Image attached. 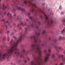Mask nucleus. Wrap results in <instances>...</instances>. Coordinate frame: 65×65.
<instances>
[{"mask_svg":"<svg viewBox=\"0 0 65 65\" xmlns=\"http://www.w3.org/2000/svg\"><path fill=\"white\" fill-rule=\"evenodd\" d=\"M25 32L23 35L22 34V33H20V36L19 38V40L16 42L13 43V39H11V41L10 42V44H11L10 48L7 51V53H4L3 55H2V52H0V60H1V59H5L7 58L9 59V56L11 55L12 53L14 52V54H16V55L17 56H20V57L23 58V56L22 54H21L20 55V53L19 51V49L17 47L18 46V43L21 40V39L24 37H25V34L27 33V30H29V29H25Z\"/></svg>","mask_w":65,"mask_h":65,"instance_id":"obj_1","label":"nucleus"},{"mask_svg":"<svg viewBox=\"0 0 65 65\" xmlns=\"http://www.w3.org/2000/svg\"><path fill=\"white\" fill-rule=\"evenodd\" d=\"M30 39H33L35 41V44H32L31 45V46L32 48L33 51H35L37 53L39 54V56H36L34 54L32 55L33 57H34V61H31V63H43V61L41 57L42 54H41V47L39 45L37 44V42L38 40V37L36 36H33L30 37Z\"/></svg>","mask_w":65,"mask_h":65,"instance_id":"obj_2","label":"nucleus"},{"mask_svg":"<svg viewBox=\"0 0 65 65\" xmlns=\"http://www.w3.org/2000/svg\"><path fill=\"white\" fill-rule=\"evenodd\" d=\"M42 13L44 14V16L45 17V19L46 20V21L47 22L48 24H49L50 23V20L48 19V16L46 14H45L44 12L41 10V9H38V10L37 11H36L35 12V15H37L39 13Z\"/></svg>","mask_w":65,"mask_h":65,"instance_id":"obj_3","label":"nucleus"},{"mask_svg":"<svg viewBox=\"0 0 65 65\" xmlns=\"http://www.w3.org/2000/svg\"><path fill=\"white\" fill-rule=\"evenodd\" d=\"M33 1V0H29L27 1H25L24 2V3H25V4H27V3H29V4H30V5H32V6H35V7H36V8H38V7H37L36 6V4H33L31 3V2H32V1Z\"/></svg>","mask_w":65,"mask_h":65,"instance_id":"obj_4","label":"nucleus"},{"mask_svg":"<svg viewBox=\"0 0 65 65\" xmlns=\"http://www.w3.org/2000/svg\"><path fill=\"white\" fill-rule=\"evenodd\" d=\"M50 55L51 54H46V56L45 57V60H44L45 62H46L48 60L49 58V57L48 56H50Z\"/></svg>","mask_w":65,"mask_h":65,"instance_id":"obj_5","label":"nucleus"},{"mask_svg":"<svg viewBox=\"0 0 65 65\" xmlns=\"http://www.w3.org/2000/svg\"><path fill=\"white\" fill-rule=\"evenodd\" d=\"M29 18L31 21H32V22H34V23H36L37 21V20H35L34 18H33L30 16H29Z\"/></svg>","mask_w":65,"mask_h":65,"instance_id":"obj_6","label":"nucleus"},{"mask_svg":"<svg viewBox=\"0 0 65 65\" xmlns=\"http://www.w3.org/2000/svg\"><path fill=\"white\" fill-rule=\"evenodd\" d=\"M23 26V27H24L25 26V25H18L17 26V27H18V29H19V30H21L22 29V27L21 26Z\"/></svg>","mask_w":65,"mask_h":65,"instance_id":"obj_7","label":"nucleus"},{"mask_svg":"<svg viewBox=\"0 0 65 65\" xmlns=\"http://www.w3.org/2000/svg\"><path fill=\"white\" fill-rule=\"evenodd\" d=\"M64 55H60L59 56V58H61L62 57V59L63 61V62H65V58L64 57H63Z\"/></svg>","mask_w":65,"mask_h":65,"instance_id":"obj_8","label":"nucleus"},{"mask_svg":"<svg viewBox=\"0 0 65 65\" xmlns=\"http://www.w3.org/2000/svg\"><path fill=\"white\" fill-rule=\"evenodd\" d=\"M16 8L17 9H18V10H20V9H21L22 11H25V9L23 8L21 9V8L17 6L16 7Z\"/></svg>","mask_w":65,"mask_h":65,"instance_id":"obj_9","label":"nucleus"},{"mask_svg":"<svg viewBox=\"0 0 65 65\" xmlns=\"http://www.w3.org/2000/svg\"><path fill=\"white\" fill-rule=\"evenodd\" d=\"M7 15H8V17L9 18H10V17L11 18V14L9 12L7 14Z\"/></svg>","mask_w":65,"mask_h":65,"instance_id":"obj_10","label":"nucleus"},{"mask_svg":"<svg viewBox=\"0 0 65 65\" xmlns=\"http://www.w3.org/2000/svg\"><path fill=\"white\" fill-rule=\"evenodd\" d=\"M54 47H55V48L56 49V50H57V48H58V49H59V50H60V49L61 48L60 47H58L56 45Z\"/></svg>","mask_w":65,"mask_h":65,"instance_id":"obj_11","label":"nucleus"},{"mask_svg":"<svg viewBox=\"0 0 65 65\" xmlns=\"http://www.w3.org/2000/svg\"><path fill=\"white\" fill-rule=\"evenodd\" d=\"M7 8V6H6L4 7V5L3 4V9L4 10L5 9H6Z\"/></svg>","mask_w":65,"mask_h":65,"instance_id":"obj_12","label":"nucleus"},{"mask_svg":"<svg viewBox=\"0 0 65 65\" xmlns=\"http://www.w3.org/2000/svg\"><path fill=\"white\" fill-rule=\"evenodd\" d=\"M34 8H32L31 9H30V12H33L34 11Z\"/></svg>","mask_w":65,"mask_h":65,"instance_id":"obj_13","label":"nucleus"},{"mask_svg":"<svg viewBox=\"0 0 65 65\" xmlns=\"http://www.w3.org/2000/svg\"><path fill=\"white\" fill-rule=\"evenodd\" d=\"M35 34L36 35H38V36H39L40 35V34L39 33H37V31L35 32Z\"/></svg>","mask_w":65,"mask_h":65,"instance_id":"obj_14","label":"nucleus"},{"mask_svg":"<svg viewBox=\"0 0 65 65\" xmlns=\"http://www.w3.org/2000/svg\"><path fill=\"white\" fill-rule=\"evenodd\" d=\"M55 57V54H54L52 55V58H54Z\"/></svg>","mask_w":65,"mask_h":65,"instance_id":"obj_15","label":"nucleus"},{"mask_svg":"<svg viewBox=\"0 0 65 65\" xmlns=\"http://www.w3.org/2000/svg\"><path fill=\"white\" fill-rule=\"evenodd\" d=\"M29 51H27L26 52V53H25V54L27 55L28 54H29Z\"/></svg>","mask_w":65,"mask_h":65,"instance_id":"obj_16","label":"nucleus"},{"mask_svg":"<svg viewBox=\"0 0 65 65\" xmlns=\"http://www.w3.org/2000/svg\"><path fill=\"white\" fill-rule=\"evenodd\" d=\"M57 40L56 39H55L54 41V43H57Z\"/></svg>","mask_w":65,"mask_h":65,"instance_id":"obj_17","label":"nucleus"},{"mask_svg":"<svg viewBox=\"0 0 65 65\" xmlns=\"http://www.w3.org/2000/svg\"><path fill=\"white\" fill-rule=\"evenodd\" d=\"M54 23V22L53 21V20H51V21H50V23L51 24H53Z\"/></svg>","mask_w":65,"mask_h":65,"instance_id":"obj_18","label":"nucleus"},{"mask_svg":"<svg viewBox=\"0 0 65 65\" xmlns=\"http://www.w3.org/2000/svg\"><path fill=\"white\" fill-rule=\"evenodd\" d=\"M6 38L5 37H4L3 38V41H4L5 40Z\"/></svg>","mask_w":65,"mask_h":65,"instance_id":"obj_19","label":"nucleus"},{"mask_svg":"<svg viewBox=\"0 0 65 65\" xmlns=\"http://www.w3.org/2000/svg\"><path fill=\"white\" fill-rule=\"evenodd\" d=\"M61 32L62 33H64L65 32V31L64 29H63V30H62Z\"/></svg>","mask_w":65,"mask_h":65,"instance_id":"obj_20","label":"nucleus"},{"mask_svg":"<svg viewBox=\"0 0 65 65\" xmlns=\"http://www.w3.org/2000/svg\"><path fill=\"white\" fill-rule=\"evenodd\" d=\"M35 27L36 28V29H37V30H38L39 29V27L37 26H35Z\"/></svg>","mask_w":65,"mask_h":65,"instance_id":"obj_21","label":"nucleus"},{"mask_svg":"<svg viewBox=\"0 0 65 65\" xmlns=\"http://www.w3.org/2000/svg\"><path fill=\"white\" fill-rule=\"evenodd\" d=\"M45 32V31H43V32H42V35H43V34H44Z\"/></svg>","mask_w":65,"mask_h":65,"instance_id":"obj_22","label":"nucleus"},{"mask_svg":"<svg viewBox=\"0 0 65 65\" xmlns=\"http://www.w3.org/2000/svg\"><path fill=\"white\" fill-rule=\"evenodd\" d=\"M62 39V37L61 36H60L59 37V40H61Z\"/></svg>","mask_w":65,"mask_h":65,"instance_id":"obj_23","label":"nucleus"},{"mask_svg":"<svg viewBox=\"0 0 65 65\" xmlns=\"http://www.w3.org/2000/svg\"><path fill=\"white\" fill-rule=\"evenodd\" d=\"M8 23V21H7L6 22L5 21L4 22V24H5L6 23Z\"/></svg>","mask_w":65,"mask_h":65,"instance_id":"obj_24","label":"nucleus"},{"mask_svg":"<svg viewBox=\"0 0 65 65\" xmlns=\"http://www.w3.org/2000/svg\"><path fill=\"white\" fill-rule=\"evenodd\" d=\"M31 27H34V25H31Z\"/></svg>","mask_w":65,"mask_h":65,"instance_id":"obj_25","label":"nucleus"},{"mask_svg":"<svg viewBox=\"0 0 65 65\" xmlns=\"http://www.w3.org/2000/svg\"><path fill=\"white\" fill-rule=\"evenodd\" d=\"M12 37L14 38L15 39H17V37H15V36H13V37Z\"/></svg>","mask_w":65,"mask_h":65,"instance_id":"obj_26","label":"nucleus"},{"mask_svg":"<svg viewBox=\"0 0 65 65\" xmlns=\"http://www.w3.org/2000/svg\"><path fill=\"white\" fill-rule=\"evenodd\" d=\"M62 6H60V10L62 9Z\"/></svg>","mask_w":65,"mask_h":65,"instance_id":"obj_27","label":"nucleus"},{"mask_svg":"<svg viewBox=\"0 0 65 65\" xmlns=\"http://www.w3.org/2000/svg\"><path fill=\"white\" fill-rule=\"evenodd\" d=\"M23 53H25V50L23 49Z\"/></svg>","mask_w":65,"mask_h":65,"instance_id":"obj_28","label":"nucleus"},{"mask_svg":"<svg viewBox=\"0 0 65 65\" xmlns=\"http://www.w3.org/2000/svg\"><path fill=\"white\" fill-rule=\"evenodd\" d=\"M3 33V31L1 30H0V34H2Z\"/></svg>","mask_w":65,"mask_h":65,"instance_id":"obj_29","label":"nucleus"},{"mask_svg":"<svg viewBox=\"0 0 65 65\" xmlns=\"http://www.w3.org/2000/svg\"><path fill=\"white\" fill-rule=\"evenodd\" d=\"M51 51V50L50 49H48V52H49V53H50Z\"/></svg>","mask_w":65,"mask_h":65,"instance_id":"obj_30","label":"nucleus"},{"mask_svg":"<svg viewBox=\"0 0 65 65\" xmlns=\"http://www.w3.org/2000/svg\"><path fill=\"white\" fill-rule=\"evenodd\" d=\"M7 41H9V40H10V39H9V38H7Z\"/></svg>","mask_w":65,"mask_h":65,"instance_id":"obj_31","label":"nucleus"},{"mask_svg":"<svg viewBox=\"0 0 65 65\" xmlns=\"http://www.w3.org/2000/svg\"><path fill=\"white\" fill-rule=\"evenodd\" d=\"M13 10L14 11H15V10H16L15 9H13Z\"/></svg>","mask_w":65,"mask_h":65,"instance_id":"obj_32","label":"nucleus"},{"mask_svg":"<svg viewBox=\"0 0 65 65\" xmlns=\"http://www.w3.org/2000/svg\"><path fill=\"white\" fill-rule=\"evenodd\" d=\"M61 14H64V12H62L61 13Z\"/></svg>","mask_w":65,"mask_h":65,"instance_id":"obj_33","label":"nucleus"},{"mask_svg":"<svg viewBox=\"0 0 65 65\" xmlns=\"http://www.w3.org/2000/svg\"><path fill=\"white\" fill-rule=\"evenodd\" d=\"M62 22H65V19L63 20H62Z\"/></svg>","mask_w":65,"mask_h":65,"instance_id":"obj_34","label":"nucleus"},{"mask_svg":"<svg viewBox=\"0 0 65 65\" xmlns=\"http://www.w3.org/2000/svg\"><path fill=\"white\" fill-rule=\"evenodd\" d=\"M20 25H24V24H23V22H21L20 23Z\"/></svg>","mask_w":65,"mask_h":65,"instance_id":"obj_35","label":"nucleus"},{"mask_svg":"<svg viewBox=\"0 0 65 65\" xmlns=\"http://www.w3.org/2000/svg\"><path fill=\"white\" fill-rule=\"evenodd\" d=\"M9 30H8V31H7V34H8L9 33Z\"/></svg>","mask_w":65,"mask_h":65,"instance_id":"obj_36","label":"nucleus"},{"mask_svg":"<svg viewBox=\"0 0 65 65\" xmlns=\"http://www.w3.org/2000/svg\"><path fill=\"white\" fill-rule=\"evenodd\" d=\"M26 21L27 22H29V20H28V19H26Z\"/></svg>","mask_w":65,"mask_h":65,"instance_id":"obj_37","label":"nucleus"},{"mask_svg":"<svg viewBox=\"0 0 65 65\" xmlns=\"http://www.w3.org/2000/svg\"><path fill=\"white\" fill-rule=\"evenodd\" d=\"M2 21H3L4 22H5V20L4 19H3L2 20Z\"/></svg>","mask_w":65,"mask_h":65,"instance_id":"obj_38","label":"nucleus"},{"mask_svg":"<svg viewBox=\"0 0 65 65\" xmlns=\"http://www.w3.org/2000/svg\"><path fill=\"white\" fill-rule=\"evenodd\" d=\"M31 14V13H30L28 12V15H30Z\"/></svg>","mask_w":65,"mask_h":65,"instance_id":"obj_39","label":"nucleus"},{"mask_svg":"<svg viewBox=\"0 0 65 65\" xmlns=\"http://www.w3.org/2000/svg\"><path fill=\"white\" fill-rule=\"evenodd\" d=\"M14 34L13 33H12L11 34V35H13Z\"/></svg>","mask_w":65,"mask_h":65,"instance_id":"obj_40","label":"nucleus"},{"mask_svg":"<svg viewBox=\"0 0 65 65\" xmlns=\"http://www.w3.org/2000/svg\"><path fill=\"white\" fill-rule=\"evenodd\" d=\"M27 61L26 60H25V61H24V62L25 63H26V62Z\"/></svg>","mask_w":65,"mask_h":65,"instance_id":"obj_41","label":"nucleus"},{"mask_svg":"<svg viewBox=\"0 0 65 65\" xmlns=\"http://www.w3.org/2000/svg\"><path fill=\"white\" fill-rule=\"evenodd\" d=\"M7 25H5V27H6V28H7Z\"/></svg>","mask_w":65,"mask_h":65,"instance_id":"obj_42","label":"nucleus"},{"mask_svg":"<svg viewBox=\"0 0 65 65\" xmlns=\"http://www.w3.org/2000/svg\"><path fill=\"white\" fill-rule=\"evenodd\" d=\"M14 17H15V16H16V14H14Z\"/></svg>","mask_w":65,"mask_h":65,"instance_id":"obj_43","label":"nucleus"},{"mask_svg":"<svg viewBox=\"0 0 65 65\" xmlns=\"http://www.w3.org/2000/svg\"><path fill=\"white\" fill-rule=\"evenodd\" d=\"M63 64V63H61L60 64V65H62Z\"/></svg>","mask_w":65,"mask_h":65,"instance_id":"obj_44","label":"nucleus"},{"mask_svg":"<svg viewBox=\"0 0 65 65\" xmlns=\"http://www.w3.org/2000/svg\"><path fill=\"white\" fill-rule=\"evenodd\" d=\"M3 46L2 45L1 46V48H3Z\"/></svg>","mask_w":65,"mask_h":65,"instance_id":"obj_45","label":"nucleus"},{"mask_svg":"<svg viewBox=\"0 0 65 65\" xmlns=\"http://www.w3.org/2000/svg\"><path fill=\"white\" fill-rule=\"evenodd\" d=\"M44 44H42V46H44Z\"/></svg>","mask_w":65,"mask_h":65,"instance_id":"obj_46","label":"nucleus"},{"mask_svg":"<svg viewBox=\"0 0 65 65\" xmlns=\"http://www.w3.org/2000/svg\"><path fill=\"white\" fill-rule=\"evenodd\" d=\"M10 18V19H12V16H11V17H10V18Z\"/></svg>","mask_w":65,"mask_h":65,"instance_id":"obj_47","label":"nucleus"},{"mask_svg":"<svg viewBox=\"0 0 65 65\" xmlns=\"http://www.w3.org/2000/svg\"><path fill=\"white\" fill-rule=\"evenodd\" d=\"M63 54H65V50H64V52H63Z\"/></svg>","mask_w":65,"mask_h":65,"instance_id":"obj_48","label":"nucleus"},{"mask_svg":"<svg viewBox=\"0 0 65 65\" xmlns=\"http://www.w3.org/2000/svg\"><path fill=\"white\" fill-rule=\"evenodd\" d=\"M51 14L52 15H54V13H51Z\"/></svg>","mask_w":65,"mask_h":65,"instance_id":"obj_49","label":"nucleus"},{"mask_svg":"<svg viewBox=\"0 0 65 65\" xmlns=\"http://www.w3.org/2000/svg\"><path fill=\"white\" fill-rule=\"evenodd\" d=\"M41 18L42 19V17L41 16Z\"/></svg>","mask_w":65,"mask_h":65,"instance_id":"obj_50","label":"nucleus"},{"mask_svg":"<svg viewBox=\"0 0 65 65\" xmlns=\"http://www.w3.org/2000/svg\"><path fill=\"white\" fill-rule=\"evenodd\" d=\"M45 53H46V51L45 50Z\"/></svg>","mask_w":65,"mask_h":65,"instance_id":"obj_51","label":"nucleus"},{"mask_svg":"<svg viewBox=\"0 0 65 65\" xmlns=\"http://www.w3.org/2000/svg\"><path fill=\"white\" fill-rule=\"evenodd\" d=\"M38 22V23L39 24H40V22Z\"/></svg>","mask_w":65,"mask_h":65,"instance_id":"obj_52","label":"nucleus"},{"mask_svg":"<svg viewBox=\"0 0 65 65\" xmlns=\"http://www.w3.org/2000/svg\"><path fill=\"white\" fill-rule=\"evenodd\" d=\"M6 12H4V14H6Z\"/></svg>","mask_w":65,"mask_h":65,"instance_id":"obj_53","label":"nucleus"},{"mask_svg":"<svg viewBox=\"0 0 65 65\" xmlns=\"http://www.w3.org/2000/svg\"><path fill=\"white\" fill-rule=\"evenodd\" d=\"M28 61H29V60H30V59H29V58H28Z\"/></svg>","mask_w":65,"mask_h":65,"instance_id":"obj_54","label":"nucleus"},{"mask_svg":"<svg viewBox=\"0 0 65 65\" xmlns=\"http://www.w3.org/2000/svg\"><path fill=\"white\" fill-rule=\"evenodd\" d=\"M51 38H49V40H51Z\"/></svg>","mask_w":65,"mask_h":65,"instance_id":"obj_55","label":"nucleus"},{"mask_svg":"<svg viewBox=\"0 0 65 65\" xmlns=\"http://www.w3.org/2000/svg\"><path fill=\"white\" fill-rule=\"evenodd\" d=\"M63 39H64L65 38L64 37H63Z\"/></svg>","mask_w":65,"mask_h":65,"instance_id":"obj_56","label":"nucleus"},{"mask_svg":"<svg viewBox=\"0 0 65 65\" xmlns=\"http://www.w3.org/2000/svg\"><path fill=\"white\" fill-rule=\"evenodd\" d=\"M31 6V5H29V6Z\"/></svg>","mask_w":65,"mask_h":65,"instance_id":"obj_57","label":"nucleus"},{"mask_svg":"<svg viewBox=\"0 0 65 65\" xmlns=\"http://www.w3.org/2000/svg\"><path fill=\"white\" fill-rule=\"evenodd\" d=\"M11 64H12V62L11 63Z\"/></svg>","mask_w":65,"mask_h":65,"instance_id":"obj_58","label":"nucleus"},{"mask_svg":"<svg viewBox=\"0 0 65 65\" xmlns=\"http://www.w3.org/2000/svg\"><path fill=\"white\" fill-rule=\"evenodd\" d=\"M59 52H60V51H58V52H59Z\"/></svg>","mask_w":65,"mask_h":65,"instance_id":"obj_59","label":"nucleus"},{"mask_svg":"<svg viewBox=\"0 0 65 65\" xmlns=\"http://www.w3.org/2000/svg\"><path fill=\"white\" fill-rule=\"evenodd\" d=\"M1 0H0V2H1Z\"/></svg>","mask_w":65,"mask_h":65,"instance_id":"obj_60","label":"nucleus"},{"mask_svg":"<svg viewBox=\"0 0 65 65\" xmlns=\"http://www.w3.org/2000/svg\"><path fill=\"white\" fill-rule=\"evenodd\" d=\"M55 65H57V64H56Z\"/></svg>","mask_w":65,"mask_h":65,"instance_id":"obj_61","label":"nucleus"},{"mask_svg":"<svg viewBox=\"0 0 65 65\" xmlns=\"http://www.w3.org/2000/svg\"><path fill=\"white\" fill-rule=\"evenodd\" d=\"M15 31H17V30H15Z\"/></svg>","mask_w":65,"mask_h":65,"instance_id":"obj_62","label":"nucleus"},{"mask_svg":"<svg viewBox=\"0 0 65 65\" xmlns=\"http://www.w3.org/2000/svg\"><path fill=\"white\" fill-rule=\"evenodd\" d=\"M18 20H19V19L18 18Z\"/></svg>","mask_w":65,"mask_h":65,"instance_id":"obj_63","label":"nucleus"},{"mask_svg":"<svg viewBox=\"0 0 65 65\" xmlns=\"http://www.w3.org/2000/svg\"><path fill=\"white\" fill-rule=\"evenodd\" d=\"M58 55V54H57V55Z\"/></svg>","mask_w":65,"mask_h":65,"instance_id":"obj_64","label":"nucleus"}]
</instances>
